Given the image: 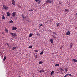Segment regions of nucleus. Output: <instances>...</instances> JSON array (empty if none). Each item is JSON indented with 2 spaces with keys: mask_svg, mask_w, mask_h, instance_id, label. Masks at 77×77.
Instances as JSON below:
<instances>
[{
  "mask_svg": "<svg viewBox=\"0 0 77 77\" xmlns=\"http://www.w3.org/2000/svg\"><path fill=\"white\" fill-rule=\"evenodd\" d=\"M43 63V62L42 61H39V64H42Z\"/></svg>",
  "mask_w": 77,
  "mask_h": 77,
  "instance_id": "a211bd4d",
  "label": "nucleus"
},
{
  "mask_svg": "<svg viewBox=\"0 0 77 77\" xmlns=\"http://www.w3.org/2000/svg\"><path fill=\"white\" fill-rule=\"evenodd\" d=\"M21 16L23 18V19H24V18H26V17H24L23 14H22L21 15Z\"/></svg>",
  "mask_w": 77,
  "mask_h": 77,
  "instance_id": "f8f14e48",
  "label": "nucleus"
},
{
  "mask_svg": "<svg viewBox=\"0 0 77 77\" xmlns=\"http://www.w3.org/2000/svg\"><path fill=\"white\" fill-rule=\"evenodd\" d=\"M44 54V52L42 51L40 53V55H42V54Z\"/></svg>",
  "mask_w": 77,
  "mask_h": 77,
  "instance_id": "aec40b11",
  "label": "nucleus"
},
{
  "mask_svg": "<svg viewBox=\"0 0 77 77\" xmlns=\"http://www.w3.org/2000/svg\"><path fill=\"white\" fill-rule=\"evenodd\" d=\"M70 33H71V32H70L68 31L66 32V35H70Z\"/></svg>",
  "mask_w": 77,
  "mask_h": 77,
  "instance_id": "39448f33",
  "label": "nucleus"
},
{
  "mask_svg": "<svg viewBox=\"0 0 77 77\" xmlns=\"http://www.w3.org/2000/svg\"><path fill=\"white\" fill-rule=\"evenodd\" d=\"M59 4L60 5V4H61V3L59 2Z\"/></svg>",
  "mask_w": 77,
  "mask_h": 77,
  "instance_id": "ea45409f",
  "label": "nucleus"
},
{
  "mask_svg": "<svg viewBox=\"0 0 77 77\" xmlns=\"http://www.w3.org/2000/svg\"><path fill=\"white\" fill-rule=\"evenodd\" d=\"M43 25L42 24H40V26H39V27H41V26H42Z\"/></svg>",
  "mask_w": 77,
  "mask_h": 77,
  "instance_id": "72a5a7b5",
  "label": "nucleus"
},
{
  "mask_svg": "<svg viewBox=\"0 0 77 77\" xmlns=\"http://www.w3.org/2000/svg\"><path fill=\"white\" fill-rule=\"evenodd\" d=\"M3 7H5V5H3Z\"/></svg>",
  "mask_w": 77,
  "mask_h": 77,
  "instance_id": "a19ab883",
  "label": "nucleus"
},
{
  "mask_svg": "<svg viewBox=\"0 0 77 77\" xmlns=\"http://www.w3.org/2000/svg\"><path fill=\"white\" fill-rule=\"evenodd\" d=\"M36 35L38 36H40V34L38 32H37Z\"/></svg>",
  "mask_w": 77,
  "mask_h": 77,
  "instance_id": "2eb2a0df",
  "label": "nucleus"
},
{
  "mask_svg": "<svg viewBox=\"0 0 77 77\" xmlns=\"http://www.w3.org/2000/svg\"><path fill=\"white\" fill-rule=\"evenodd\" d=\"M6 14L7 15V16H11V13L9 12H7Z\"/></svg>",
  "mask_w": 77,
  "mask_h": 77,
  "instance_id": "20e7f679",
  "label": "nucleus"
},
{
  "mask_svg": "<svg viewBox=\"0 0 77 77\" xmlns=\"http://www.w3.org/2000/svg\"><path fill=\"white\" fill-rule=\"evenodd\" d=\"M59 66V64H57L55 65L54 66Z\"/></svg>",
  "mask_w": 77,
  "mask_h": 77,
  "instance_id": "f3484780",
  "label": "nucleus"
},
{
  "mask_svg": "<svg viewBox=\"0 0 77 77\" xmlns=\"http://www.w3.org/2000/svg\"><path fill=\"white\" fill-rule=\"evenodd\" d=\"M6 44H7V45H8V46L9 47V44L8 43H6Z\"/></svg>",
  "mask_w": 77,
  "mask_h": 77,
  "instance_id": "4c0bfd02",
  "label": "nucleus"
},
{
  "mask_svg": "<svg viewBox=\"0 0 77 77\" xmlns=\"http://www.w3.org/2000/svg\"><path fill=\"white\" fill-rule=\"evenodd\" d=\"M38 51H38L37 50H35V52H37L38 53Z\"/></svg>",
  "mask_w": 77,
  "mask_h": 77,
  "instance_id": "2f4dec72",
  "label": "nucleus"
},
{
  "mask_svg": "<svg viewBox=\"0 0 77 77\" xmlns=\"http://www.w3.org/2000/svg\"><path fill=\"white\" fill-rule=\"evenodd\" d=\"M6 57L5 56L4 57V58L3 60L4 62V61H5V60H6Z\"/></svg>",
  "mask_w": 77,
  "mask_h": 77,
  "instance_id": "dca6fc26",
  "label": "nucleus"
},
{
  "mask_svg": "<svg viewBox=\"0 0 77 77\" xmlns=\"http://www.w3.org/2000/svg\"><path fill=\"white\" fill-rule=\"evenodd\" d=\"M50 42H51V44H53V40L52 39H51L50 40Z\"/></svg>",
  "mask_w": 77,
  "mask_h": 77,
  "instance_id": "9d476101",
  "label": "nucleus"
},
{
  "mask_svg": "<svg viewBox=\"0 0 77 77\" xmlns=\"http://www.w3.org/2000/svg\"><path fill=\"white\" fill-rule=\"evenodd\" d=\"M21 77V76H19V77Z\"/></svg>",
  "mask_w": 77,
  "mask_h": 77,
  "instance_id": "79ce46f5",
  "label": "nucleus"
},
{
  "mask_svg": "<svg viewBox=\"0 0 77 77\" xmlns=\"http://www.w3.org/2000/svg\"><path fill=\"white\" fill-rule=\"evenodd\" d=\"M2 18L4 20H5V15L3 14L2 16Z\"/></svg>",
  "mask_w": 77,
  "mask_h": 77,
  "instance_id": "1a4fd4ad",
  "label": "nucleus"
},
{
  "mask_svg": "<svg viewBox=\"0 0 77 77\" xmlns=\"http://www.w3.org/2000/svg\"><path fill=\"white\" fill-rule=\"evenodd\" d=\"M53 2V0H47L46 2L47 3H51Z\"/></svg>",
  "mask_w": 77,
  "mask_h": 77,
  "instance_id": "f03ea898",
  "label": "nucleus"
},
{
  "mask_svg": "<svg viewBox=\"0 0 77 77\" xmlns=\"http://www.w3.org/2000/svg\"><path fill=\"white\" fill-rule=\"evenodd\" d=\"M4 8L5 9H8V7H5Z\"/></svg>",
  "mask_w": 77,
  "mask_h": 77,
  "instance_id": "c85d7f7f",
  "label": "nucleus"
},
{
  "mask_svg": "<svg viewBox=\"0 0 77 77\" xmlns=\"http://www.w3.org/2000/svg\"><path fill=\"white\" fill-rule=\"evenodd\" d=\"M35 2H38V1H39V0H35Z\"/></svg>",
  "mask_w": 77,
  "mask_h": 77,
  "instance_id": "e433bc0d",
  "label": "nucleus"
},
{
  "mask_svg": "<svg viewBox=\"0 0 77 77\" xmlns=\"http://www.w3.org/2000/svg\"><path fill=\"white\" fill-rule=\"evenodd\" d=\"M53 73H54V71H52L51 73V75H53Z\"/></svg>",
  "mask_w": 77,
  "mask_h": 77,
  "instance_id": "412c9836",
  "label": "nucleus"
},
{
  "mask_svg": "<svg viewBox=\"0 0 77 77\" xmlns=\"http://www.w3.org/2000/svg\"><path fill=\"white\" fill-rule=\"evenodd\" d=\"M41 2H42V1L40 0L38 1V4H40V3H41Z\"/></svg>",
  "mask_w": 77,
  "mask_h": 77,
  "instance_id": "393cba45",
  "label": "nucleus"
},
{
  "mask_svg": "<svg viewBox=\"0 0 77 77\" xmlns=\"http://www.w3.org/2000/svg\"><path fill=\"white\" fill-rule=\"evenodd\" d=\"M15 14H16V13L14 12L12 14V17H15Z\"/></svg>",
  "mask_w": 77,
  "mask_h": 77,
  "instance_id": "0eeeda50",
  "label": "nucleus"
},
{
  "mask_svg": "<svg viewBox=\"0 0 77 77\" xmlns=\"http://www.w3.org/2000/svg\"><path fill=\"white\" fill-rule=\"evenodd\" d=\"M33 77H34V76H33Z\"/></svg>",
  "mask_w": 77,
  "mask_h": 77,
  "instance_id": "37998d69",
  "label": "nucleus"
},
{
  "mask_svg": "<svg viewBox=\"0 0 77 77\" xmlns=\"http://www.w3.org/2000/svg\"><path fill=\"white\" fill-rule=\"evenodd\" d=\"M68 74H67L66 75L64 76V77H67V76H68Z\"/></svg>",
  "mask_w": 77,
  "mask_h": 77,
  "instance_id": "c756f323",
  "label": "nucleus"
},
{
  "mask_svg": "<svg viewBox=\"0 0 77 77\" xmlns=\"http://www.w3.org/2000/svg\"><path fill=\"white\" fill-rule=\"evenodd\" d=\"M29 11H30V12H32L33 11V9H31L29 10Z\"/></svg>",
  "mask_w": 77,
  "mask_h": 77,
  "instance_id": "7c9ffc66",
  "label": "nucleus"
},
{
  "mask_svg": "<svg viewBox=\"0 0 77 77\" xmlns=\"http://www.w3.org/2000/svg\"><path fill=\"white\" fill-rule=\"evenodd\" d=\"M9 23H13V21H12V20H11L10 21H9Z\"/></svg>",
  "mask_w": 77,
  "mask_h": 77,
  "instance_id": "b1692460",
  "label": "nucleus"
},
{
  "mask_svg": "<svg viewBox=\"0 0 77 77\" xmlns=\"http://www.w3.org/2000/svg\"><path fill=\"white\" fill-rule=\"evenodd\" d=\"M11 35H12V36H17V34L15 33H10Z\"/></svg>",
  "mask_w": 77,
  "mask_h": 77,
  "instance_id": "7ed1b4c3",
  "label": "nucleus"
},
{
  "mask_svg": "<svg viewBox=\"0 0 77 77\" xmlns=\"http://www.w3.org/2000/svg\"><path fill=\"white\" fill-rule=\"evenodd\" d=\"M17 28L15 27H14L12 28V30H17Z\"/></svg>",
  "mask_w": 77,
  "mask_h": 77,
  "instance_id": "6e6552de",
  "label": "nucleus"
},
{
  "mask_svg": "<svg viewBox=\"0 0 77 77\" xmlns=\"http://www.w3.org/2000/svg\"><path fill=\"white\" fill-rule=\"evenodd\" d=\"M60 24L59 23H58L57 24V26H60Z\"/></svg>",
  "mask_w": 77,
  "mask_h": 77,
  "instance_id": "a878e982",
  "label": "nucleus"
},
{
  "mask_svg": "<svg viewBox=\"0 0 77 77\" xmlns=\"http://www.w3.org/2000/svg\"><path fill=\"white\" fill-rule=\"evenodd\" d=\"M72 61L74 62H77V60L73 59L72 60Z\"/></svg>",
  "mask_w": 77,
  "mask_h": 77,
  "instance_id": "9b49d317",
  "label": "nucleus"
},
{
  "mask_svg": "<svg viewBox=\"0 0 77 77\" xmlns=\"http://www.w3.org/2000/svg\"><path fill=\"white\" fill-rule=\"evenodd\" d=\"M38 54H36L35 56V59H36V58H37V57H38Z\"/></svg>",
  "mask_w": 77,
  "mask_h": 77,
  "instance_id": "bb28decb",
  "label": "nucleus"
},
{
  "mask_svg": "<svg viewBox=\"0 0 77 77\" xmlns=\"http://www.w3.org/2000/svg\"><path fill=\"white\" fill-rule=\"evenodd\" d=\"M38 71L40 72H44V70H39Z\"/></svg>",
  "mask_w": 77,
  "mask_h": 77,
  "instance_id": "4468645a",
  "label": "nucleus"
},
{
  "mask_svg": "<svg viewBox=\"0 0 77 77\" xmlns=\"http://www.w3.org/2000/svg\"><path fill=\"white\" fill-rule=\"evenodd\" d=\"M72 45H73V44H72V43H71V44L70 45L71 47H72Z\"/></svg>",
  "mask_w": 77,
  "mask_h": 77,
  "instance_id": "f704fd0d",
  "label": "nucleus"
},
{
  "mask_svg": "<svg viewBox=\"0 0 77 77\" xmlns=\"http://www.w3.org/2000/svg\"><path fill=\"white\" fill-rule=\"evenodd\" d=\"M68 75H69V76H72V75L70 74L67 73Z\"/></svg>",
  "mask_w": 77,
  "mask_h": 77,
  "instance_id": "cd10ccee",
  "label": "nucleus"
},
{
  "mask_svg": "<svg viewBox=\"0 0 77 77\" xmlns=\"http://www.w3.org/2000/svg\"><path fill=\"white\" fill-rule=\"evenodd\" d=\"M60 70H62V68H60Z\"/></svg>",
  "mask_w": 77,
  "mask_h": 77,
  "instance_id": "58836bf2",
  "label": "nucleus"
},
{
  "mask_svg": "<svg viewBox=\"0 0 77 77\" xmlns=\"http://www.w3.org/2000/svg\"><path fill=\"white\" fill-rule=\"evenodd\" d=\"M16 48H16V47H13L12 48V49L13 50H15V49H16Z\"/></svg>",
  "mask_w": 77,
  "mask_h": 77,
  "instance_id": "5701e85b",
  "label": "nucleus"
},
{
  "mask_svg": "<svg viewBox=\"0 0 77 77\" xmlns=\"http://www.w3.org/2000/svg\"><path fill=\"white\" fill-rule=\"evenodd\" d=\"M68 68H65L64 69V70L65 71H66V72H67V71H68Z\"/></svg>",
  "mask_w": 77,
  "mask_h": 77,
  "instance_id": "6ab92c4d",
  "label": "nucleus"
},
{
  "mask_svg": "<svg viewBox=\"0 0 77 77\" xmlns=\"http://www.w3.org/2000/svg\"><path fill=\"white\" fill-rule=\"evenodd\" d=\"M5 31H6L7 33H8V29H7L5 28Z\"/></svg>",
  "mask_w": 77,
  "mask_h": 77,
  "instance_id": "4be33fe9",
  "label": "nucleus"
},
{
  "mask_svg": "<svg viewBox=\"0 0 77 77\" xmlns=\"http://www.w3.org/2000/svg\"><path fill=\"white\" fill-rule=\"evenodd\" d=\"M65 11H66V12H68V9H66Z\"/></svg>",
  "mask_w": 77,
  "mask_h": 77,
  "instance_id": "473e14b6",
  "label": "nucleus"
},
{
  "mask_svg": "<svg viewBox=\"0 0 77 77\" xmlns=\"http://www.w3.org/2000/svg\"><path fill=\"white\" fill-rule=\"evenodd\" d=\"M12 4L13 5H15V2L14 0H12Z\"/></svg>",
  "mask_w": 77,
  "mask_h": 77,
  "instance_id": "423d86ee",
  "label": "nucleus"
},
{
  "mask_svg": "<svg viewBox=\"0 0 77 77\" xmlns=\"http://www.w3.org/2000/svg\"><path fill=\"white\" fill-rule=\"evenodd\" d=\"M52 33H53V34H54V35H52V36L54 38H56V35H57V33H56V32H53Z\"/></svg>",
  "mask_w": 77,
  "mask_h": 77,
  "instance_id": "f257e3e1",
  "label": "nucleus"
},
{
  "mask_svg": "<svg viewBox=\"0 0 77 77\" xmlns=\"http://www.w3.org/2000/svg\"><path fill=\"white\" fill-rule=\"evenodd\" d=\"M29 48H32V46H30L29 47Z\"/></svg>",
  "mask_w": 77,
  "mask_h": 77,
  "instance_id": "c9c22d12",
  "label": "nucleus"
},
{
  "mask_svg": "<svg viewBox=\"0 0 77 77\" xmlns=\"http://www.w3.org/2000/svg\"><path fill=\"white\" fill-rule=\"evenodd\" d=\"M32 35H33L32 34L30 33V34L29 35V37L30 38V37H31V36H32Z\"/></svg>",
  "mask_w": 77,
  "mask_h": 77,
  "instance_id": "ddd939ff",
  "label": "nucleus"
}]
</instances>
